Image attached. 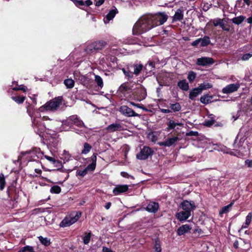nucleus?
I'll return each mask as SVG.
<instances>
[{
    "instance_id": "obj_1",
    "label": "nucleus",
    "mask_w": 252,
    "mask_h": 252,
    "mask_svg": "<svg viewBox=\"0 0 252 252\" xmlns=\"http://www.w3.org/2000/svg\"><path fill=\"white\" fill-rule=\"evenodd\" d=\"M154 28L150 15L140 18L134 24L132 32L135 35L140 34Z\"/></svg>"
},
{
    "instance_id": "obj_2",
    "label": "nucleus",
    "mask_w": 252,
    "mask_h": 252,
    "mask_svg": "<svg viewBox=\"0 0 252 252\" xmlns=\"http://www.w3.org/2000/svg\"><path fill=\"white\" fill-rule=\"evenodd\" d=\"M30 115L32 120V127L35 132L39 134V136H41V133L44 131L45 128L50 129V128H51V126L47 127V124L43 123V121H52L50 120L48 117L44 116L43 117H41L40 114L38 112L37 113V114H35L34 116H32L31 115Z\"/></svg>"
},
{
    "instance_id": "obj_3",
    "label": "nucleus",
    "mask_w": 252,
    "mask_h": 252,
    "mask_svg": "<svg viewBox=\"0 0 252 252\" xmlns=\"http://www.w3.org/2000/svg\"><path fill=\"white\" fill-rule=\"evenodd\" d=\"M63 102V96H60L48 101L44 105L39 108L41 112L44 111H54L56 110Z\"/></svg>"
},
{
    "instance_id": "obj_4",
    "label": "nucleus",
    "mask_w": 252,
    "mask_h": 252,
    "mask_svg": "<svg viewBox=\"0 0 252 252\" xmlns=\"http://www.w3.org/2000/svg\"><path fill=\"white\" fill-rule=\"evenodd\" d=\"M81 215L80 212H76L65 217L60 223L61 227H68L75 223Z\"/></svg>"
},
{
    "instance_id": "obj_5",
    "label": "nucleus",
    "mask_w": 252,
    "mask_h": 252,
    "mask_svg": "<svg viewBox=\"0 0 252 252\" xmlns=\"http://www.w3.org/2000/svg\"><path fill=\"white\" fill-rule=\"evenodd\" d=\"M168 18V16L165 12H158L154 15H150V18L154 27L163 24Z\"/></svg>"
},
{
    "instance_id": "obj_6",
    "label": "nucleus",
    "mask_w": 252,
    "mask_h": 252,
    "mask_svg": "<svg viewBox=\"0 0 252 252\" xmlns=\"http://www.w3.org/2000/svg\"><path fill=\"white\" fill-rule=\"evenodd\" d=\"M246 139V136L241 132H240L235 139L233 147L235 149H238L239 152L243 153L246 151L245 150L246 147L244 145V142Z\"/></svg>"
},
{
    "instance_id": "obj_7",
    "label": "nucleus",
    "mask_w": 252,
    "mask_h": 252,
    "mask_svg": "<svg viewBox=\"0 0 252 252\" xmlns=\"http://www.w3.org/2000/svg\"><path fill=\"white\" fill-rule=\"evenodd\" d=\"M75 125L78 127L84 126V123L81 121L77 115H72L67 118V119L63 122V126H68L70 127L72 125Z\"/></svg>"
},
{
    "instance_id": "obj_8",
    "label": "nucleus",
    "mask_w": 252,
    "mask_h": 252,
    "mask_svg": "<svg viewBox=\"0 0 252 252\" xmlns=\"http://www.w3.org/2000/svg\"><path fill=\"white\" fill-rule=\"evenodd\" d=\"M154 154V151L148 146H144L140 152L136 155V158L140 160H145Z\"/></svg>"
},
{
    "instance_id": "obj_9",
    "label": "nucleus",
    "mask_w": 252,
    "mask_h": 252,
    "mask_svg": "<svg viewBox=\"0 0 252 252\" xmlns=\"http://www.w3.org/2000/svg\"><path fill=\"white\" fill-rule=\"evenodd\" d=\"M119 111L124 116L127 117H136L138 114L135 113L131 108L126 105H122L119 108Z\"/></svg>"
},
{
    "instance_id": "obj_10",
    "label": "nucleus",
    "mask_w": 252,
    "mask_h": 252,
    "mask_svg": "<svg viewBox=\"0 0 252 252\" xmlns=\"http://www.w3.org/2000/svg\"><path fill=\"white\" fill-rule=\"evenodd\" d=\"M184 211L189 212L190 214L195 208V203L192 201L184 200L180 205Z\"/></svg>"
},
{
    "instance_id": "obj_11",
    "label": "nucleus",
    "mask_w": 252,
    "mask_h": 252,
    "mask_svg": "<svg viewBox=\"0 0 252 252\" xmlns=\"http://www.w3.org/2000/svg\"><path fill=\"white\" fill-rule=\"evenodd\" d=\"M105 129L109 133L120 131L124 129V126L121 123H114L108 125Z\"/></svg>"
},
{
    "instance_id": "obj_12",
    "label": "nucleus",
    "mask_w": 252,
    "mask_h": 252,
    "mask_svg": "<svg viewBox=\"0 0 252 252\" xmlns=\"http://www.w3.org/2000/svg\"><path fill=\"white\" fill-rule=\"evenodd\" d=\"M240 87V85L238 83L230 84L222 89V93L225 94H229L237 91Z\"/></svg>"
},
{
    "instance_id": "obj_13",
    "label": "nucleus",
    "mask_w": 252,
    "mask_h": 252,
    "mask_svg": "<svg viewBox=\"0 0 252 252\" xmlns=\"http://www.w3.org/2000/svg\"><path fill=\"white\" fill-rule=\"evenodd\" d=\"M179 138L177 136L167 138L165 141L162 142H159L158 144L160 146L170 147L175 144Z\"/></svg>"
},
{
    "instance_id": "obj_14",
    "label": "nucleus",
    "mask_w": 252,
    "mask_h": 252,
    "mask_svg": "<svg viewBox=\"0 0 252 252\" xmlns=\"http://www.w3.org/2000/svg\"><path fill=\"white\" fill-rule=\"evenodd\" d=\"M214 63V61L212 58L206 57L198 58L196 61V64L200 66L209 65Z\"/></svg>"
},
{
    "instance_id": "obj_15",
    "label": "nucleus",
    "mask_w": 252,
    "mask_h": 252,
    "mask_svg": "<svg viewBox=\"0 0 252 252\" xmlns=\"http://www.w3.org/2000/svg\"><path fill=\"white\" fill-rule=\"evenodd\" d=\"M128 189L127 185H117L113 189V193L115 195H119L121 193L126 192Z\"/></svg>"
},
{
    "instance_id": "obj_16",
    "label": "nucleus",
    "mask_w": 252,
    "mask_h": 252,
    "mask_svg": "<svg viewBox=\"0 0 252 252\" xmlns=\"http://www.w3.org/2000/svg\"><path fill=\"white\" fill-rule=\"evenodd\" d=\"M118 12L117 9L116 7H114L113 9L110 10L108 13L106 15V16L104 18L103 21L105 24L108 23L109 21L112 20L116 14Z\"/></svg>"
},
{
    "instance_id": "obj_17",
    "label": "nucleus",
    "mask_w": 252,
    "mask_h": 252,
    "mask_svg": "<svg viewBox=\"0 0 252 252\" xmlns=\"http://www.w3.org/2000/svg\"><path fill=\"white\" fill-rule=\"evenodd\" d=\"M190 216L191 214L189 212L183 211L177 213L176 217L179 220L183 221L187 220Z\"/></svg>"
},
{
    "instance_id": "obj_18",
    "label": "nucleus",
    "mask_w": 252,
    "mask_h": 252,
    "mask_svg": "<svg viewBox=\"0 0 252 252\" xmlns=\"http://www.w3.org/2000/svg\"><path fill=\"white\" fill-rule=\"evenodd\" d=\"M55 167H58V168L57 169L58 171H60L63 173H66V176L65 177V180H66L68 176V171L67 169H64L63 168V165L62 164V162L60 161L59 160H56L55 159V162H53L52 163Z\"/></svg>"
},
{
    "instance_id": "obj_19",
    "label": "nucleus",
    "mask_w": 252,
    "mask_h": 252,
    "mask_svg": "<svg viewBox=\"0 0 252 252\" xmlns=\"http://www.w3.org/2000/svg\"><path fill=\"white\" fill-rule=\"evenodd\" d=\"M184 17V11L181 8L178 9L172 17V22L181 21Z\"/></svg>"
},
{
    "instance_id": "obj_20",
    "label": "nucleus",
    "mask_w": 252,
    "mask_h": 252,
    "mask_svg": "<svg viewBox=\"0 0 252 252\" xmlns=\"http://www.w3.org/2000/svg\"><path fill=\"white\" fill-rule=\"evenodd\" d=\"M158 204L155 202L149 203L146 208V210L150 213H156L158 209Z\"/></svg>"
},
{
    "instance_id": "obj_21",
    "label": "nucleus",
    "mask_w": 252,
    "mask_h": 252,
    "mask_svg": "<svg viewBox=\"0 0 252 252\" xmlns=\"http://www.w3.org/2000/svg\"><path fill=\"white\" fill-rule=\"evenodd\" d=\"M191 227L189 224H184L179 227L177 231L178 235L181 236L189 231Z\"/></svg>"
},
{
    "instance_id": "obj_22",
    "label": "nucleus",
    "mask_w": 252,
    "mask_h": 252,
    "mask_svg": "<svg viewBox=\"0 0 252 252\" xmlns=\"http://www.w3.org/2000/svg\"><path fill=\"white\" fill-rule=\"evenodd\" d=\"M213 23L214 26L217 27L219 26L224 31L228 32L229 30V29L228 28L225 27L223 19H220L219 18L215 19L213 20Z\"/></svg>"
},
{
    "instance_id": "obj_23",
    "label": "nucleus",
    "mask_w": 252,
    "mask_h": 252,
    "mask_svg": "<svg viewBox=\"0 0 252 252\" xmlns=\"http://www.w3.org/2000/svg\"><path fill=\"white\" fill-rule=\"evenodd\" d=\"M252 219V212L249 213L246 217L245 223L243 224L240 230L247 228L251 223Z\"/></svg>"
},
{
    "instance_id": "obj_24",
    "label": "nucleus",
    "mask_w": 252,
    "mask_h": 252,
    "mask_svg": "<svg viewBox=\"0 0 252 252\" xmlns=\"http://www.w3.org/2000/svg\"><path fill=\"white\" fill-rule=\"evenodd\" d=\"M201 92H202L198 87L194 88L190 91L189 94V98L191 100H193L196 97L200 94Z\"/></svg>"
},
{
    "instance_id": "obj_25",
    "label": "nucleus",
    "mask_w": 252,
    "mask_h": 252,
    "mask_svg": "<svg viewBox=\"0 0 252 252\" xmlns=\"http://www.w3.org/2000/svg\"><path fill=\"white\" fill-rule=\"evenodd\" d=\"M178 86L182 90L187 91L189 89V83L184 79L178 82Z\"/></svg>"
},
{
    "instance_id": "obj_26",
    "label": "nucleus",
    "mask_w": 252,
    "mask_h": 252,
    "mask_svg": "<svg viewBox=\"0 0 252 252\" xmlns=\"http://www.w3.org/2000/svg\"><path fill=\"white\" fill-rule=\"evenodd\" d=\"M200 38V46L201 47H206L211 43L210 38L208 36H204L203 38Z\"/></svg>"
},
{
    "instance_id": "obj_27",
    "label": "nucleus",
    "mask_w": 252,
    "mask_h": 252,
    "mask_svg": "<svg viewBox=\"0 0 252 252\" xmlns=\"http://www.w3.org/2000/svg\"><path fill=\"white\" fill-rule=\"evenodd\" d=\"M94 48L96 52L102 49L106 45V43L104 41H97L94 42Z\"/></svg>"
},
{
    "instance_id": "obj_28",
    "label": "nucleus",
    "mask_w": 252,
    "mask_h": 252,
    "mask_svg": "<svg viewBox=\"0 0 252 252\" xmlns=\"http://www.w3.org/2000/svg\"><path fill=\"white\" fill-rule=\"evenodd\" d=\"M12 90L15 91H22L24 92H26L27 90V88L24 85L18 86L17 82H13Z\"/></svg>"
},
{
    "instance_id": "obj_29",
    "label": "nucleus",
    "mask_w": 252,
    "mask_h": 252,
    "mask_svg": "<svg viewBox=\"0 0 252 252\" xmlns=\"http://www.w3.org/2000/svg\"><path fill=\"white\" fill-rule=\"evenodd\" d=\"M131 68H133L134 71L133 74L136 76H137L143 68V65L141 64H135L130 66Z\"/></svg>"
},
{
    "instance_id": "obj_30",
    "label": "nucleus",
    "mask_w": 252,
    "mask_h": 252,
    "mask_svg": "<svg viewBox=\"0 0 252 252\" xmlns=\"http://www.w3.org/2000/svg\"><path fill=\"white\" fill-rule=\"evenodd\" d=\"M218 150L224 153L229 154L231 155H236L234 152L232 151L230 149L223 145H220L219 147Z\"/></svg>"
},
{
    "instance_id": "obj_31",
    "label": "nucleus",
    "mask_w": 252,
    "mask_h": 252,
    "mask_svg": "<svg viewBox=\"0 0 252 252\" xmlns=\"http://www.w3.org/2000/svg\"><path fill=\"white\" fill-rule=\"evenodd\" d=\"M183 124L181 123H176L173 120H170L167 123V130L173 129L177 126H182Z\"/></svg>"
},
{
    "instance_id": "obj_32",
    "label": "nucleus",
    "mask_w": 252,
    "mask_h": 252,
    "mask_svg": "<svg viewBox=\"0 0 252 252\" xmlns=\"http://www.w3.org/2000/svg\"><path fill=\"white\" fill-rule=\"evenodd\" d=\"M85 51L87 54H91V53H94L96 52L95 49L94 48V42H92V43L88 44L87 45V46L86 47V48L85 49Z\"/></svg>"
},
{
    "instance_id": "obj_33",
    "label": "nucleus",
    "mask_w": 252,
    "mask_h": 252,
    "mask_svg": "<svg viewBox=\"0 0 252 252\" xmlns=\"http://www.w3.org/2000/svg\"><path fill=\"white\" fill-rule=\"evenodd\" d=\"M38 240L40 242L45 246H48L50 245V239L47 237H43L41 236L38 237Z\"/></svg>"
},
{
    "instance_id": "obj_34",
    "label": "nucleus",
    "mask_w": 252,
    "mask_h": 252,
    "mask_svg": "<svg viewBox=\"0 0 252 252\" xmlns=\"http://www.w3.org/2000/svg\"><path fill=\"white\" fill-rule=\"evenodd\" d=\"M122 71L126 77H127L128 79H130L133 77L134 74L131 71L130 67H127L126 69L123 68Z\"/></svg>"
},
{
    "instance_id": "obj_35",
    "label": "nucleus",
    "mask_w": 252,
    "mask_h": 252,
    "mask_svg": "<svg viewBox=\"0 0 252 252\" xmlns=\"http://www.w3.org/2000/svg\"><path fill=\"white\" fill-rule=\"evenodd\" d=\"M71 158V155L66 151L63 150V153L61 154V158L65 161H68Z\"/></svg>"
},
{
    "instance_id": "obj_36",
    "label": "nucleus",
    "mask_w": 252,
    "mask_h": 252,
    "mask_svg": "<svg viewBox=\"0 0 252 252\" xmlns=\"http://www.w3.org/2000/svg\"><path fill=\"white\" fill-rule=\"evenodd\" d=\"M245 17L243 16H239L232 19V22L236 25H239L245 20Z\"/></svg>"
},
{
    "instance_id": "obj_37",
    "label": "nucleus",
    "mask_w": 252,
    "mask_h": 252,
    "mask_svg": "<svg viewBox=\"0 0 252 252\" xmlns=\"http://www.w3.org/2000/svg\"><path fill=\"white\" fill-rule=\"evenodd\" d=\"M64 84L67 88L71 89L74 86V81L72 79H66L64 80Z\"/></svg>"
},
{
    "instance_id": "obj_38",
    "label": "nucleus",
    "mask_w": 252,
    "mask_h": 252,
    "mask_svg": "<svg viewBox=\"0 0 252 252\" xmlns=\"http://www.w3.org/2000/svg\"><path fill=\"white\" fill-rule=\"evenodd\" d=\"M12 99L18 104H22L23 103L25 99V97L24 96H12Z\"/></svg>"
},
{
    "instance_id": "obj_39",
    "label": "nucleus",
    "mask_w": 252,
    "mask_h": 252,
    "mask_svg": "<svg viewBox=\"0 0 252 252\" xmlns=\"http://www.w3.org/2000/svg\"><path fill=\"white\" fill-rule=\"evenodd\" d=\"M148 138L153 142L158 140V137L155 132H150L148 134Z\"/></svg>"
},
{
    "instance_id": "obj_40",
    "label": "nucleus",
    "mask_w": 252,
    "mask_h": 252,
    "mask_svg": "<svg viewBox=\"0 0 252 252\" xmlns=\"http://www.w3.org/2000/svg\"><path fill=\"white\" fill-rule=\"evenodd\" d=\"M94 78L95 82H96L98 86L101 89L103 86V82L102 79L100 76L97 75H95Z\"/></svg>"
},
{
    "instance_id": "obj_41",
    "label": "nucleus",
    "mask_w": 252,
    "mask_h": 252,
    "mask_svg": "<svg viewBox=\"0 0 252 252\" xmlns=\"http://www.w3.org/2000/svg\"><path fill=\"white\" fill-rule=\"evenodd\" d=\"M170 108L174 112L179 111L181 109V106L178 102L170 104Z\"/></svg>"
},
{
    "instance_id": "obj_42",
    "label": "nucleus",
    "mask_w": 252,
    "mask_h": 252,
    "mask_svg": "<svg viewBox=\"0 0 252 252\" xmlns=\"http://www.w3.org/2000/svg\"><path fill=\"white\" fill-rule=\"evenodd\" d=\"M212 98L209 95H204L200 97V101L203 104L208 103Z\"/></svg>"
},
{
    "instance_id": "obj_43",
    "label": "nucleus",
    "mask_w": 252,
    "mask_h": 252,
    "mask_svg": "<svg viewBox=\"0 0 252 252\" xmlns=\"http://www.w3.org/2000/svg\"><path fill=\"white\" fill-rule=\"evenodd\" d=\"M92 236L91 232H89L86 233V235L83 237V242L84 244L88 245L91 240V237Z\"/></svg>"
},
{
    "instance_id": "obj_44",
    "label": "nucleus",
    "mask_w": 252,
    "mask_h": 252,
    "mask_svg": "<svg viewBox=\"0 0 252 252\" xmlns=\"http://www.w3.org/2000/svg\"><path fill=\"white\" fill-rule=\"evenodd\" d=\"M212 85L209 83H203L199 85L198 88L202 92L203 90H206L208 88H211Z\"/></svg>"
},
{
    "instance_id": "obj_45",
    "label": "nucleus",
    "mask_w": 252,
    "mask_h": 252,
    "mask_svg": "<svg viewBox=\"0 0 252 252\" xmlns=\"http://www.w3.org/2000/svg\"><path fill=\"white\" fill-rule=\"evenodd\" d=\"M92 149V147L88 143H85L84 144V149L82 151V154H88Z\"/></svg>"
},
{
    "instance_id": "obj_46",
    "label": "nucleus",
    "mask_w": 252,
    "mask_h": 252,
    "mask_svg": "<svg viewBox=\"0 0 252 252\" xmlns=\"http://www.w3.org/2000/svg\"><path fill=\"white\" fill-rule=\"evenodd\" d=\"M196 74L192 71H190L189 72L188 75V79L190 83L192 82L195 78H196Z\"/></svg>"
},
{
    "instance_id": "obj_47",
    "label": "nucleus",
    "mask_w": 252,
    "mask_h": 252,
    "mask_svg": "<svg viewBox=\"0 0 252 252\" xmlns=\"http://www.w3.org/2000/svg\"><path fill=\"white\" fill-rule=\"evenodd\" d=\"M5 185V178L2 173L0 174V189H3Z\"/></svg>"
},
{
    "instance_id": "obj_48",
    "label": "nucleus",
    "mask_w": 252,
    "mask_h": 252,
    "mask_svg": "<svg viewBox=\"0 0 252 252\" xmlns=\"http://www.w3.org/2000/svg\"><path fill=\"white\" fill-rule=\"evenodd\" d=\"M61 189L59 186H54L50 189V192L52 193H59Z\"/></svg>"
},
{
    "instance_id": "obj_49",
    "label": "nucleus",
    "mask_w": 252,
    "mask_h": 252,
    "mask_svg": "<svg viewBox=\"0 0 252 252\" xmlns=\"http://www.w3.org/2000/svg\"><path fill=\"white\" fill-rule=\"evenodd\" d=\"M232 204L233 203H231L229 205L223 207L220 211V214H223L227 213L229 211L230 207L232 206Z\"/></svg>"
},
{
    "instance_id": "obj_50",
    "label": "nucleus",
    "mask_w": 252,
    "mask_h": 252,
    "mask_svg": "<svg viewBox=\"0 0 252 252\" xmlns=\"http://www.w3.org/2000/svg\"><path fill=\"white\" fill-rule=\"evenodd\" d=\"M154 249L156 252H161V248L160 242L158 240L155 241Z\"/></svg>"
},
{
    "instance_id": "obj_51",
    "label": "nucleus",
    "mask_w": 252,
    "mask_h": 252,
    "mask_svg": "<svg viewBox=\"0 0 252 252\" xmlns=\"http://www.w3.org/2000/svg\"><path fill=\"white\" fill-rule=\"evenodd\" d=\"M155 67V64L152 62H148V63L145 65V68L146 70L151 71Z\"/></svg>"
},
{
    "instance_id": "obj_52",
    "label": "nucleus",
    "mask_w": 252,
    "mask_h": 252,
    "mask_svg": "<svg viewBox=\"0 0 252 252\" xmlns=\"http://www.w3.org/2000/svg\"><path fill=\"white\" fill-rule=\"evenodd\" d=\"M87 169L85 168L83 170H79L77 171V175L81 177H84L88 173Z\"/></svg>"
},
{
    "instance_id": "obj_53",
    "label": "nucleus",
    "mask_w": 252,
    "mask_h": 252,
    "mask_svg": "<svg viewBox=\"0 0 252 252\" xmlns=\"http://www.w3.org/2000/svg\"><path fill=\"white\" fill-rule=\"evenodd\" d=\"M96 163L95 162H93L91 164H90L86 168L87 171H94L95 168Z\"/></svg>"
},
{
    "instance_id": "obj_54",
    "label": "nucleus",
    "mask_w": 252,
    "mask_h": 252,
    "mask_svg": "<svg viewBox=\"0 0 252 252\" xmlns=\"http://www.w3.org/2000/svg\"><path fill=\"white\" fill-rule=\"evenodd\" d=\"M121 175L124 177V178H130V179H134V178L133 176L131 175H129L128 173H127V172H124V171H122L121 172Z\"/></svg>"
},
{
    "instance_id": "obj_55",
    "label": "nucleus",
    "mask_w": 252,
    "mask_h": 252,
    "mask_svg": "<svg viewBox=\"0 0 252 252\" xmlns=\"http://www.w3.org/2000/svg\"><path fill=\"white\" fill-rule=\"evenodd\" d=\"M252 57V54L247 53L244 54L241 57V60L243 61H247Z\"/></svg>"
},
{
    "instance_id": "obj_56",
    "label": "nucleus",
    "mask_w": 252,
    "mask_h": 252,
    "mask_svg": "<svg viewBox=\"0 0 252 252\" xmlns=\"http://www.w3.org/2000/svg\"><path fill=\"white\" fill-rule=\"evenodd\" d=\"M25 252H35L32 246H26L24 247Z\"/></svg>"
},
{
    "instance_id": "obj_57",
    "label": "nucleus",
    "mask_w": 252,
    "mask_h": 252,
    "mask_svg": "<svg viewBox=\"0 0 252 252\" xmlns=\"http://www.w3.org/2000/svg\"><path fill=\"white\" fill-rule=\"evenodd\" d=\"M214 123V120H205L204 122V125L206 126H212Z\"/></svg>"
},
{
    "instance_id": "obj_58",
    "label": "nucleus",
    "mask_w": 252,
    "mask_h": 252,
    "mask_svg": "<svg viewBox=\"0 0 252 252\" xmlns=\"http://www.w3.org/2000/svg\"><path fill=\"white\" fill-rule=\"evenodd\" d=\"M129 103L131 105H132L133 106H134V107H137L139 108H141V109H143V105H142L140 104H137V103H134L133 102H131V101L129 102Z\"/></svg>"
},
{
    "instance_id": "obj_59",
    "label": "nucleus",
    "mask_w": 252,
    "mask_h": 252,
    "mask_svg": "<svg viewBox=\"0 0 252 252\" xmlns=\"http://www.w3.org/2000/svg\"><path fill=\"white\" fill-rule=\"evenodd\" d=\"M128 89V87L126 86L125 84L121 85V86L120 87V89L121 91H127Z\"/></svg>"
},
{
    "instance_id": "obj_60",
    "label": "nucleus",
    "mask_w": 252,
    "mask_h": 252,
    "mask_svg": "<svg viewBox=\"0 0 252 252\" xmlns=\"http://www.w3.org/2000/svg\"><path fill=\"white\" fill-rule=\"evenodd\" d=\"M245 164L249 167H252V160L247 159L245 160Z\"/></svg>"
},
{
    "instance_id": "obj_61",
    "label": "nucleus",
    "mask_w": 252,
    "mask_h": 252,
    "mask_svg": "<svg viewBox=\"0 0 252 252\" xmlns=\"http://www.w3.org/2000/svg\"><path fill=\"white\" fill-rule=\"evenodd\" d=\"M200 43V38H198L197 39L195 40V41H193L191 45L192 46H196L198 45V44Z\"/></svg>"
},
{
    "instance_id": "obj_62",
    "label": "nucleus",
    "mask_w": 252,
    "mask_h": 252,
    "mask_svg": "<svg viewBox=\"0 0 252 252\" xmlns=\"http://www.w3.org/2000/svg\"><path fill=\"white\" fill-rule=\"evenodd\" d=\"M104 2V0H98L95 2V6H99L101 5Z\"/></svg>"
},
{
    "instance_id": "obj_63",
    "label": "nucleus",
    "mask_w": 252,
    "mask_h": 252,
    "mask_svg": "<svg viewBox=\"0 0 252 252\" xmlns=\"http://www.w3.org/2000/svg\"><path fill=\"white\" fill-rule=\"evenodd\" d=\"M44 158L52 163H53V162H55V158L52 157L48 156H44Z\"/></svg>"
},
{
    "instance_id": "obj_64",
    "label": "nucleus",
    "mask_w": 252,
    "mask_h": 252,
    "mask_svg": "<svg viewBox=\"0 0 252 252\" xmlns=\"http://www.w3.org/2000/svg\"><path fill=\"white\" fill-rule=\"evenodd\" d=\"M102 252H115L111 250L110 249L104 247L102 248Z\"/></svg>"
}]
</instances>
